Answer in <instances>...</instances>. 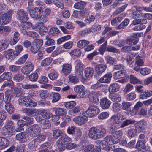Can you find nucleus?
Masks as SVG:
<instances>
[{
	"label": "nucleus",
	"instance_id": "23",
	"mask_svg": "<svg viewBox=\"0 0 152 152\" xmlns=\"http://www.w3.org/2000/svg\"><path fill=\"white\" fill-rule=\"evenodd\" d=\"M94 72V70L93 68L88 67L84 69V73L86 77L90 78L93 76Z\"/></svg>",
	"mask_w": 152,
	"mask_h": 152
},
{
	"label": "nucleus",
	"instance_id": "4",
	"mask_svg": "<svg viewBox=\"0 0 152 152\" xmlns=\"http://www.w3.org/2000/svg\"><path fill=\"white\" fill-rule=\"evenodd\" d=\"M13 12V10H10L7 13L2 14L0 17V24L4 25L9 23L11 19Z\"/></svg>",
	"mask_w": 152,
	"mask_h": 152
},
{
	"label": "nucleus",
	"instance_id": "25",
	"mask_svg": "<svg viewBox=\"0 0 152 152\" xmlns=\"http://www.w3.org/2000/svg\"><path fill=\"white\" fill-rule=\"evenodd\" d=\"M12 78V74L10 72H4L0 76V82L5 80H10Z\"/></svg>",
	"mask_w": 152,
	"mask_h": 152
},
{
	"label": "nucleus",
	"instance_id": "54",
	"mask_svg": "<svg viewBox=\"0 0 152 152\" xmlns=\"http://www.w3.org/2000/svg\"><path fill=\"white\" fill-rule=\"evenodd\" d=\"M52 120L54 122H55L54 124L55 126H58L60 123V121H59V120L60 118V117L57 114L52 115Z\"/></svg>",
	"mask_w": 152,
	"mask_h": 152
},
{
	"label": "nucleus",
	"instance_id": "49",
	"mask_svg": "<svg viewBox=\"0 0 152 152\" xmlns=\"http://www.w3.org/2000/svg\"><path fill=\"white\" fill-rule=\"evenodd\" d=\"M9 80L5 82L3 85H2L1 89L3 90L5 87L9 86L11 88H12L14 85V83L13 81L11 80Z\"/></svg>",
	"mask_w": 152,
	"mask_h": 152
},
{
	"label": "nucleus",
	"instance_id": "20",
	"mask_svg": "<svg viewBox=\"0 0 152 152\" xmlns=\"http://www.w3.org/2000/svg\"><path fill=\"white\" fill-rule=\"evenodd\" d=\"M146 123L143 120L139 121L135 124V130L137 133L140 132L143 126H145Z\"/></svg>",
	"mask_w": 152,
	"mask_h": 152
},
{
	"label": "nucleus",
	"instance_id": "53",
	"mask_svg": "<svg viewBox=\"0 0 152 152\" xmlns=\"http://www.w3.org/2000/svg\"><path fill=\"white\" fill-rule=\"evenodd\" d=\"M47 40L45 42V44L47 46H50L54 45L55 43L54 40L50 39L49 36L47 35L45 37Z\"/></svg>",
	"mask_w": 152,
	"mask_h": 152
},
{
	"label": "nucleus",
	"instance_id": "60",
	"mask_svg": "<svg viewBox=\"0 0 152 152\" xmlns=\"http://www.w3.org/2000/svg\"><path fill=\"white\" fill-rule=\"evenodd\" d=\"M122 19V17H118L114 18L111 20V24L112 25L115 26L119 23Z\"/></svg>",
	"mask_w": 152,
	"mask_h": 152
},
{
	"label": "nucleus",
	"instance_id": "62",
	"mask_svg": "<svg viewBox=\"0 0 152 152\" xmlns=\"http://www.w3.org/2000/svg\"><path fill=\"white\" fill-rule=\"evenodd\" d=\"M112 110L114 112H118L120 110V104L117 102L114 103L112 104Z\"/></svg>",
	"mask_w": 152,
	"mask_h": 152
},
{
	"label": "nucleus",
	"instance_id": "12",
	"mask_svg": "<svg viewBox=\"0 0 152 152\" xmlns=\"http://www.w3.org/2000/svg\"><path fill=\"white\" fill-rule=\"evenodd\" d=\"M29 12L30 16L35 19L39 18L42 13L41 9L37 7L31 9Z\"/></svg>",
	"mask_w": 152,
	"mask_h": 152
},
{
	"label": "nucleus",
	"instance_id": "31",
	"mask_svg": "<svg viewBox=\"0 0 152 152\" xmlns=\"http://www.w3.org/2000/svg\"><path fill=\"white\" fill-rule=\"evenodd\" d=\"M28 55L26 54L20 58L15 63V64L21 65L24 63L28 57Z\"/></svg>",
	"mask_w": 152,
	"mask_h": 152
},
{
	"label": "nucleus",
	"instance_id": "14",
	"mask_svg": "<svg viewBox=\"0 0 152 152\" xmlns=\"http://www.w3.org/2000/svg\"><path fill=\"white\" fill-rule=\"evenodd\" d=\"M100 94V92L99 91L91 92L88 96L89 100L92 102H98L99 101L98 96Z\"/></svg>",
	"mask_w": 152,
	"mask_h": 152
},
{
	"label": "nucleus",
	"instance_id": "28",
	"mask_svg": "<svg viewBox=\"0 0 152 152\" xmlns=\"http://www.w3.org/2000/svg\"><path fill=\"white\" fill-rule=\"evenodd\" d=\"M8 140L4 137H2L0 140V150L7 147L9 144Z\"/></svg>",
	"mask_w": 152,
	"mask_h": 152
},
{
	"label": "nucleus",
	"instance_id": "29",
	"mask_svg": "<svg viewBox=\"0 0 152 152\" xmlns=\"http://www.w3.org/2000/svg\"><path fill=\"white\" fill-rule=\"evenodd\" d=\"M119 89V86L117 83L111 84L110 85L109 88V91L110 94L116 92Z\"/></svg>",
	"mask_w": 152,
	"mask_h": 152
},
{
	"label": "nucleus",
	"instance_id": "41",
	"mask_svg": "<svg viewBox=\"0 0 152 152\" xmlns=\"http://www.w3.org/2000/svg\"><path fill=\"white\" fill-rule=\"evenodd\" d=\"M64 105L66 108L71 109L76 105V102L74 101L66 102L64 103Z\"/></svg>",
	"mask_w": 152,
	"mask_h": 152
},
{
	"label": "nucleus",
	"instance_id": "9",
	"mask_svg": "<svg viewBox=\"0 0 152 152\" xmlns=\"http://www.w3.org/2000/svg\"><path fill=\"white\" fill-rule=\"evenodd\" d=\"M17 17L21 22H23L27 21L28 19V13L23 9H19L17 12Z\"/></svg>",
	"mask_w": 152,
	"mask_h": 152
},
{
	"label": "nucleus",
	"instance_id": "16",
	"mask_svg": "<svg viewBox=\"0 0 152 152\" xmlns=\"http://www.w3.org/2000/svg\"><path fill=\"white\" fill-rule=\"evenodd\" d=\"M112 77V74L107 73L99 79L98 81L101 83H108L110 82Z\"/></svg>",
	"mask_w": 152,
	"mask_h": 152
},
{
	"label": "nucleus",
	"instance_id": "17",
	"mask_svg": "<svg viewBox=\"0 0 152 152\" xmlns=\"http://www.w3.org/2000/svg\"><path fill=\"white\" fill-rule=\"evenodd\" d=\"M72 141V139L66 135L61 136L60 138L57 141V143H61L64 145H66L69 142Z\"/></svg>",
	"mask_w": 152,
	"mask_h": 152
},
{
	"label": "nucleus",
	"instance_id": "34",
	"mask_svg": "<svg viewBox=\"0 0 152 152\" xmlns=\"http://www.w3.org/2000/svg\"><path fill=\"white\" fill-rule=\"evenodd\" d=\"M14 56H17L14 50L12 49H9L6 55V57L8 59H10L14 57Z\"/></svg>",
	"mask_w": 152,
	"mask_h": 152
},
{
	"label": "nucleus",
	"instance_id": "42",
	"mask_svg": "<svg viewBox=\"0 0 152 152\" xmlns=\"http://www.w3.org/2000/svg\"><path fill=\"white\" fill-rule=\"evenodd\" d=\"M6 110L10 114L13 113L15 111V108L11 104H6L5 106Z\"/></svg>",
	"mask_w": 152,
	"mask_h": 152
},
{
	"label": "nucleus",
	"instance_id": "55",
	"mask_svg": "<svg viewBox=\"0 0 152 152\" xmlns=\"http://www.w3.org/2000/svg\"><path fill=\"white\" fill-rule=\"evenodd\" d=\"M106 51L112 53H119V50L112 46H108L106 48Z\"/></svg>",
	"mask_w": 152,
	"mask_h": 152
},
{
	"label": "nucleus",
	"instance_id": "59",
	"mask_svg": "<svg viewBox=\"0 0 152 152\" xmlns=\"http://www.w3.org/2000/svg\"><path fill=\"white\" fill-rule=\"evenodd\" d=\"M68 77L70 82L74 84H76L79 82L78 77L76 76L69 75Z\"/></svg>",
	"mask_w": 152,
	"mask_h": 152
},
{
	"label": "nucleus",
	"instance_id": "43",
	"mask_svg": "<svg viewBox=\"0 0 152 152\" xmlns=\"http://www.w3.org/2000/svg\"><path fill=\"white\" fill-rule=\"evenodd\" d=\"M41 114H42L44 118H46L47 119H49L52 116V114L48 111L43 110L40 112Z\"/></svg>",
	"mask_w": 152,
	"mask_h": 152
},
{
	"label": "nucleus",
	"instance_id": "22",
	"mask_svg": "<svg viewBox=\"0 0 152 152\" xmlns=\"http://www.w3.org/2000/svg\"><path fill=\"white\" fill-rule=\"evenodd\" d=\"M152 95V91L151 90H145L142 91L140 94L139 96L140 99H145Z\"/></svg>",
	"mask_w": 152,
	"mask_h": 152
},
{
	"label": "nucleus",
	"instance_id": "57",
	"mask_svg": "<svg viewBox=\"0 0 152 152\" xmlns=\"http://www.w3.org/2000/svg\"><path fill=\"white\" fill-rule=\"evenodd\" d=\"M19 27L21 33L23 35H26L27 32V31L28 29V28L26 26L24 25L23 22H22V23L20 24Z\"/></svg>",
	"mask_w": 152,
	"mask_h": 152
},
{
	"label": "nucleus",
	"instance_id": "36",
	"mask_svg": "<svg viewBox=\"0 0 152 152\" xmlns=\"http://www.w3.org/2000/svg\"><path fill=\"white\" fill-rule=\"evenodd\" d=\"M38 19H39V23L40 24H43L46 22L48 19V17L42 13Z\"/></svg>",
	"mask_w": 152,
	"mask_h": 152
},
{
	"label": "nucleus",
	"instance_id": "7",
	"mask_svg": "<svg viewBox=\"0 0 152 152\" xmlns=\"http://www.w3.org/2000/svg\"><path fill=\"white\" fill-rule=\"evenodd\" d=\"M99 112L98 107L96 105L91 104L89 107L86 113L88 117H91L97 115Z\"/></svg>",
	"mask_w": 152,
	"mask_h": 152
},
{
	"label": "nucleus",
	"instance_id": "26",
	"mask_svg": "<svg viewBox=\"0 0 152 152\" xmlns=\"http://www.w3.org/2000/svg\"><path fill=\"white\" fill-rule=\"evenodd\" d=\"M109 98L114 103H118L120 102L121 100V98L119 95L115 94H110L109 95Z\"/></svg>",
	"mask_w": 152,
	"mask_h": 152
},
{
	"label": "nucleus",
	"instance_id": "56",
	"mask_svg": "<svg viewBox=\"0 0 152 152\" xmlns=\"http://www.w3.org/2000/svg\"><path fill=\"white\" fill-rule=\"evenodd\" d=\"M143 103L140 101H138L134 107V113L135 115L137 114L139 108L143 105Z\"/></svg>",
	"mask_w": 152,
	"mask_h": 152
},
{
	"label": "nucleus",
	"instance_id": "40",
	"mask_svg": "<svg viewBox=\"0 0 152 152\" xmlns=\"http://www.w3.org/2000/svg\"><path fill=\"white\" fill-rule=\"evenodd\" d=\"M141 10L137 6L134 7V18H140L141 14Z\"/></svg>",
	"mask_w": 152,
	"mask_h": 152
},
{
	"label": "nucleus",
	"instance_id": "18",
	"mask_svg": "<svg viewBox=\"0 0 152 152\" xmlns=\"http://www.w3.org/2000/svg\"><path fill=\"white\" fill-rule=\"evenodd\" d=\"M24 113L28 116H33L36 115L38 110L35 109H31L28 108H25L22 109Z\"/></svg>",
	"mask_w": 152,
	"mask_h": 152
},
{
	"label": "nucleus",
	"instance_id": "58",
	"mask_svg": "<svg viewBox=\"0 0 152 152\" xmlns=\"http://www.w3.org/2000/svg\"><path fill=\"white\" fill-rule=\"evenodd\" d=\"M38 76L37 72L32 73L29 76L30 80L32 82L36 81L38 78Z\"/></svg>",
	"mask_w": 152,
	"mask_h": 152
},
{
	"label": "nucleus",
	"instance_id": "52",
	"mask_svg": "<svg viewBox=\"0 0 152 152\" xmlns=\"http://www.w3.org/2000/svg\"><path fill=\"white\" fill-rule=\"evenodd\" d=\"M19 36L18 32H17L14 33L13 39L11 42L12 45L15 44L20 39Z\"/></svg>",
	"mask_w": 152,
	"mask_h": 152
},
{
	"label": "nucleus",
	"instance_id": "5",
	"mask_svg": "<svg viewBox=\"0 0 152 152\" xmlns=\"http://www.w3.org/2000/svg\"><path fill=\"white\" fill-rule=\"evenodd\" d=\"M125 119L124 115L118 113L113 115L110 118V120L113 124H117L122 123L123 121Z\"/></svg>",
	"mask_w": 152,
	"mask_h": 152
},
{
	"label": "nucleus",
	"instance_id": "63",
	"mask_svg": "<svg viewBox=\"0 0 152 152\" xmlns=\"http://www.w3.org/2000/svg\"><path fill=\"white\" fill-rule=\"evenodd\" d=\"M109 116V114L107 112H103L100 114L98 116L99 120H103L107 118Z\"/></svg>",
	"mask_w": 152,
	"mask_h": 152
},
{
	"label": "nucleus",
	"instance_id": "15",
	"mask_svg": "<svg viewBox=\"0 0 152 152\" xmlns=\"http://www.w3.org/2000/svg\"><path fill=\"white\" fill-rule=\"evenodd\" d=\"M100 105L103 109H107L109 107L111 103V101L107 98H103L100 99Z\"/></svg>",
	"mask_w": 152,
	"mask_h": 152
},
{
	"label": "nucleus",
	"instance_id": "39",
	"mask_svg": "<svg viewBox=\"0 0 152 152\" xmlns=\"http://www.w3.org/2000/svg\"><path fill=\"white\" fill-rule=\"evenodd\" d=\"M37 105V103L36 102L31 99L30 97H28L26 107H35Z\"/></svg>",
	"mask_w": 152,
	"mask_h": 152
},
{
	"label": "nucleus",
	"instance_id": "37",
	"mask_svg": "<svg viewBox=\"0 0 152 152\" xmlns=\"http://www.w3.org/2000/svg\"><path fill=\"white\" fill-rule=\"evenodd\" d=\"M145 140H139L136 144V147L137 148L145 149V144L146 142Z\"/></svg>",
	"mask_w": 152,
	"mask_h": 152
},
{
	"label": "nucleus",
	"instance_id": "3",
	"mask_svg": "<svg viewBox=\"0 0 152 152\" xmlns=\"http://www.w3.org/2000/svg\"><path fill=\"white\" fill-rule=\"evenodd\" d=\"M41 129L39 126L37 124H34L31 127L27 129L26 132L31 137H36L39 135Z\"/></svg>",
	"mask_w": 152,
	"mask_h": 152
},
{
	"label": "nucleus",
	"instance_id": "50",
	"mask_svg": "<svg viewBox=\"0 0 152 152\" xmlns=\"http://www.w3.org/2000/svg\"><path fill=\"white\" fill-rule=\"evenodd\" d=\"M24 78L23 75L21 74H15L14 76L13 80L16 82H20L23 80Z\"/></svg>",
	"mask_w": 152,
	"mask_h": 152
},
{
	"label": "nucleus",
	"instance_id": "64",
	"mask_svg": "<svg viewBox=\"0 0 152 152\" xmlns=\"http://www.w3.org/2000/svg\"><path fill=\"white\" fill-rule=\"evenodd\" d=\"M59 31L58 29L56 28H52L49 31V34L52 36H54L57 34L59 33Z\"/></svg>",
	"mask_w": 152,
	"mask_h": 152
},
{
	"label": "nucleus",
	"instance_id": "30",
	"mask_svg": "<svg viewBox=\"0 0 152 152\" xmlns=\"http://www.w3.org/2000/svg\"><path fill=\"white\" fill-rule=\"evenodd\" d=\"M41 127L43 129H49L51 126L50 121L48 119H45L40 123Z\"/></svg>",
	"mask_w": 152,
	"mask_h": 152
},
{
	"label": "nucleus",
	"instance_id": "45",
	"mask_svg": "<svg viewBox=\"0 0 152 152\" xmlns=\"http://www.w3.org/2000/svg\"><path fill=\"white\" fill-rule=\"evenodd\" d=\"M12 91L13 95L16 97H19L21 95L20 89L17 87H14L12 89Z\"/></svg>",
	"mask_w": 152,
	"mask_h": 152
},
{
	"label": "nucleus",
	"instance_id": "48",
	"mask_svg": "<svg viewBox=\"0 0 152 152\" xmlns=\"http://www.w3.org/2000/svg\"><path fill=\"white\" fill-rule=\"evenodd\" d=\"M28 97L27 96H25L20 98L18 100L19 104L20 105L26 107Z\"/></svg>",
	"mask_w": 152,
	"mask_h": 152
},
{
	"label": "nucleus",
	"instance_id": "19",
	"mask_svg": "<svg viewBox=\"0 0 152 152\" xmlns=\"http://www.w3.org/2000/svg\"><path fill=\"white\" fill-rule=\"evenodd\" d=\"M127 72L125 70H120L114 73L113 77L114 79H117L123 78L126 77Z\"/></svg>",
	"mask_w": 152,
	"mask_h": 152
},
{
	"label": "nucleus",
	"instance_id": "21",
	"mask_svg": "<svg viewBox=\"0 0 152 152\" xmlns=\"http://www.w3.org/2000/svg\"><path fill=\"white\" fill-rule=\"evenodd\" d=\"M107 67L106 64H101L96 65L95 69L97 74L98 75L101 74L106 69Z\"/></svg>",
	"mask_w": 152,
	"mask_h": 152
},
{
	"label": "nucleus",
	"instance_id": "10",
	"mask_svg": "<svg viewBox=\"0 0 152 152\" xmlns=\"http://www.w3.org/2000/svg\"><path fill=\"white\" fill-rule=\"evenodd\" d=\"M75 63L76 65L75 67V74L81 75L83 71L84 68V65L79 60L75 61Z\"/></svg>",
	"mask_w": 152,
	"mask_h": 152
},
{
	"label": "nucleus",
	"instance_id": "13",
	"mask_svg": "<svg viewBox=\"0 0 152 152\" xmlns=\"http://www.w3.org/2000/svg\"><path fill=\"white\" fill-rule=\"evenodd\" d=\"M72 68V66L70 63H64L62 66L61 72L64 75L66 76L70 73Z\"/></svg>",
	"mask_w": 152,
	"mask_h": 152
},
{
	"label": "nucleus",
	"instance_id": "2",
	"mask_svg": "<svg viewBox=\"0 0 152 152\" xmlns=\"http://www.w3.org/2000/svg\"><path fill=\"white\" fill-rule=\"evenodd\" d=\"M107 133L105 128L103 126L92 127L89 130L88 136L94 140L102 138Z\"/></svg>",
	"mask_w": 152,
	"mask_h": 152
},
{
	"label": "nucleus",
	"instance_id": "11",
	"mask_svg": "<svg viewBox=\"0 0 152 152\" xmlns=\"http://www.w3.org/2000/svg\"><path fill=\"white\" fill-rule=\"evenodd\" d=\"M88 120V117L84 115L76 116L73 119V121L74 122L79 125H82L86 123Z\"/></svg>",
	"mask_w": 152,
	"mask_h": 152
},
{
	"label": "nucleus",
	"instance_id": "33",
	"mask_svg": "<svg viewBox=\"0 0 152 152\" xmlns=\"http://www.w3.org/2000/svg\"><path fill=\"white\" fill-rule=\"evenodd\" d=\"M89 42L85 40H81L79 41L77 43L78 47L80 48H85V47L89 43Z\"/></svg>",
	"mask_w": 152,
	"mask_h": 152
},
{
	"label": "nucleus",
	"instance_id": "32",
	"mask_svg": "<svg viewBox=\"0 0 152 152\" xmlns=\"http://www.w3.org/2000/svg\"><path fill=\"white\" fill-rule=\"evenodd\" d=\"M10 90H7L5 92V97L4 102L6 104H10V103L11 101V99L12 97L13 96L12 95L9 93Z\"/></svg>",
	"mask_w": 152,
	"mask_h": 152
},
{
	"label": "nucleus",
	"instance_id": "24",
	"mask_svg": "<svg viewBox=\"0 0 152 152\" xmlns=\"http://www.w3.org/2000/svg\"><path fill=\"white\" fill-rule=\"evenodd\" d=\"M2 134L4 135H7L9 136H11L14 134L13 131L5 126L3 127L1 129Z\"/></svg>",
	"mask_w": 152,
	"mask_h": 152
},
{
	"label": "nucleus",
	"instance_id": "61",
	"mask_svg": "<svg viewBox=\"0 0 152 152\" xmlns=\"http://www.w3.org/2000/svg\"><path fill=\"white\" fill-rule=\"evenodd\" d=\"M9 45V43L6 41H0V52L6 49Z\"/></svg>",
	"mask_w": 152,
	"mask_h": 152
},
{
	"label": "nucleus",
	"instance_id": "47",
	"mask_svg": "<svg viewBox=\"0 0 152 152\" xmlns=\"http://www.w3.org/2000/svg\"><path fill=\"white\" fill-rule=\"evenodd\" d=\"M23 119L26 121V124L28 126H29L34 123V120L33 118L26 116L23 117Z\"/></svg>",
	"mask_w": 152,
	"mask_h": 152
},
{
	"label": "nucleus",
	"instance_id": "51",
	"mask_svg": "<svg viewBox=\"0 0 152 152\" xmlns=\"http://www.w3.org/2000/svg\"><path fill=\"white\" fill-rule=\"evenodd\" d=\"M58 75V73L54 70H53L48 74V75L50 79L52 80H54L56 79Z\"/></svg>",
	"mask_w": 152,
	"mask_h": 152
},
{
	"label": "nucleus",
	"instance_id": "8",
	"mask_svg": "<svg viewBox=\"0 0 152 152\" xmlns=\"http://www.w3.org/2000/svg\"><path fill=\"white\" fill-rule=\"evenodd\" d=\"M34 64L31 62L27 61L21 68V72L24 75L29 74L34 69Z\"/></svg>",
	"mask_w": 152,
	"mask_h": 152
},
{
	"label": "nucleus",
	"instance_id": "6",
	"mask_svg": "<svg viewBox=\"0 0 152 152\" xmlns=\"http://www.w3.org/2000/svg\"><path fill=\"white\" fill-rule=\"evenodd\" d=\"M83 85H79L74 86V90L76 93L79 94L80 98H83L86 97L87 93V91Z\"/></svg>",
	"mask_w": 152,
	"mask_h": 152
},
{
	"label": "nucleus",
	"instance_id": "27",
	"mask_svg": "<svg viewBox=\"0 0 152 152\" xmlns=\"http://www.w3.org/2000/svg\"><path fill=\"white\" fill-rule=\"evenodd\" d=\"M55 109V113L58 116L65 115L67 113L66 110L64 108H56L55 107L53 108Z\"/></svg>",
	"mask_w": 152,
	"mask_h": 152
},
{
	"label": "nucleus",
	"instance_id": "1",
	"mask_svg": "<svg viewBox=\"0 0 152 152\" xmlns=\"http://www.w3.org/2000/svg\"><path fill=\"white\" fill-rule=\"evenodd\" d=\"M123 134L121 130H118L113 132L111 135H108L104 138V140H98L96 143L100 147L104 148L109 143L114 144L118 143Z\"/></svg>",
	"mask_w": 152,
	"mask_h": 152
},
{
	"label": "nucleus",
	"instance_id": "44",
	"mask_svg": "<svg viewBox=\"0 0 152 152\" xmlns=\"http://www.w3.org/2000/svg\"><path fill=\"white\" fill-rule=\"evenodd\" d=\"M52 61V58L51 57L46 58L42 61L41 65L43 66H46L49 65Z\"/></svg>",
	"mask_w": 152,
	"mask_h": 152
},
{
	"label": "nucleus",
	"instance_id": "35",
	"mask_svg": "<svg viewBox=\"0 0 152 152\" xmlns=\"http://www.w3.org/2000/svg\"><path fill=\"white\" fill-rule=\"evenodd\" d=\"M16 138L17 140L21 142H25L26 140L25 134L23 132L17 134L16 136Z\"/></svg>",
	"mask_w": 152,
	"mask_h": 152
},
{
	"label": "nucleus",
	"instance_id": "46",
	"mask_svg": "<svg viewBox=\"0 0 152 152\" xmlns=\"http://www.w3.org/2000/svg\"><path fill=\"white\" fill-rule=\"evenodd\" d=\"M51 96L53 98L52 100V103H55L58 102L61 98L60 94L57 93H52Z\"/></svg>",
	"mask_w": 152,
	"mask_h": 152
},
{
	"label": "nucleus",
	"instance_id": "38",
	"mask_svg": "<svg viewBox=\"0 0 152 152\" xmlns=\"http://www.w3.org/2000/svg\"><path fill=\"white\" fill-rule=\"evenodd\" d=\"M86 4V2L80 1L75 4L74 7L77 9H82L84 8Z\"/></svg>",
	"mask_w": 152,
	"mask_h": 152
}]
</instances>
